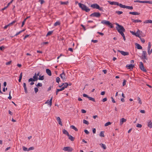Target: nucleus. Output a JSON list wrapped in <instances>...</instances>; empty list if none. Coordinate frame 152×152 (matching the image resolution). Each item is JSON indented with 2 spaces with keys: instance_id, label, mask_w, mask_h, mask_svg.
Returning a JSON list of instances; mask_svg holds the SVG:
<instances>
[{
  "instance_id": "f257e3e1",
  "label": "nucleus",
  "mask_w": 152,
  "mask_h": 152,
  "mask_svg": "<svg viewBox=\"0 0 152 152\" xmlns=\"http://www.w3.org/2000/svg\"><path fill=\"white\" fill-rule=\"evenodd\" d=\"M115 24L117 26L116 27V30L122 37L124 36V35L123 32L125 31V29L124 27L117 23H116Z\"/></svg>"
},
{
  "instance_id": "f03ea898",
  "label": "nucleus",
  "mask_w": 152,
  "mask_h": 152,
  "mask_svg": "<svg viewBox=\"0 0 152 152\" xmlns=\"http://www.w3.org/2000/svg\"><path fill=\"white\" fill-rule=\"evenodd\" d=\"M78 5L79 7L80 8L83 10L84 11L86 12H88L90 11V9L87 7L85 5L81 3H79Z\"/></svg>"
},
{
  "instance_id": "7ed1b4c3",
  "label": "nucleus",
  "mask_w": 152,
  "mask_h": 152,
  "mask_svg": "<svg viewBox=\"0 0 152 152\" xmlns=\"http://www.w3.org/2000/svg\"><path fill=\"white\" fill-rule=\"evenodd\" d=\"M101 23L109 26L110 27V28H113L114 27V26H113V25L109 21H107L105 20H103L101 21Z\"/></svg>"
},
{
  "instance_id": "20e7f679",
  "label": "nucleus",
  "mask_w": 152,
  "mask_h": 152,
  "mask_svg": "<svg viewBox=\"0 0 152 152\" xmlns=\"http://www.w3.org/2000/svg\"><path fill=\"white\" fill-rule=\"evenodd\" d=\"M101 16V14L99 12H94L90 15L91 17L99 18Z\"/></svg>"
},
{
  "instance_id": "39448f33",
  "label": "nucleus",
  "mask_w": 152,
  "mask_h": 152,
  "mask_svg": "<svg viewBox=\"0 0 152 152\" xmlns=\"http://www.w3.org/2000/svg\"><path fill=\"white\" fill-rule=\"evenodd\" d=\"M60 76L61 77V78L63 80L64 82L66 80V78L65 76V74L64 70L62 71V72L61 74H60Z\"/></svg>"
},
{
  "instance_id": "423d86ee",
  "label": "nucleus",
  "mask_w": 152,
  "mask_h": 152,
  "mask_svg": "<svg viewBox=\"0 0 152 152\" xmlns=\"http://www.w3.org/2000/svg\"><path fill=\"white\" fill-rule=\"evenodd\" d=\"M139 67L140 69L144 72H146V70L142 62H140Z\"/></svg>"
},
{
  "instance_id": "0eeeda50",
  "label": "nucleus",
  "mask_w": 152,
  "mask_h": 152,
  "mask_svg": "<svg viewBox=\"0 0 152 152\" xmlns=\"http://www.w3.org/2000/svg\"><path fill=\"white\" fill-rule=\"evenodd\" d=\"M63 150L65 151L71 152L72 151L73 149L71 147L68 146L64 147L63 148Z\"/></svg>"
},
{
  "instance_id": "6e6552de",
  "label": "nucleus",
  "mask_w": 152,
  "mask_h": 152,
  "mask_svg": "<svg viewBox=\"0 0 152 152\" xmlns=\"http://www.w3.org/2000/svg\"><path fill=\"white\" fill-rule=\"evenodd\" d=\"M109 2L110 3V4L111 5H114L119 6L121 8L122 4H119L118 2L115 1H109Z\"/></svg>"
},
{
  "instance_id": "1a4fd4ad",
  "label": "nucleus",
  "mask_w": 152,
  "mask_h": 152,
  "mask_svg": "<svg viewBox=\"0 0 152 152\" xmlns=\"http://www.w3.org/2000/svg\"><path fill=\"white\" fill-rule=\"evenodd\" d=\"M118 51L120 52L122 55L124 56L128 55H129V53L128 52H125L120 50H118Z\"/></svg>"
},
{
  "instance_id": "9d476101",
  "label": "nucleus",
  "mask_w": 152,
  "mask_h": 152,
  "mask_svg": "<svg viewBox=\"0 0 152 152\" xmlns=\"http://www.w3.org/2000/svg\"><path fill=\"white\" fill-rule=\"evenodd\" d=\"M121 8H126L129 10H132L133 9L132 6H129L122 4Z\"/></svg>"
},
{
  "instance_id": "9b49d317",
  "label": "nucleus",
  "mask_w": 152,
  "mask_h": 152,
  "mask_svg": "<svg viewBox=\"0 0 152 152\" xmlns=\"http://www.w3.org/2000/svg\"><path fill=\"white\" fill-rule=\"evenodd\" d=\"M99 5L97 4H91V7L93 8L97 9L99 8Z\"/></svg>"
},
{
  "instance_id": "f8f14e48",
  "label": "nucleus",
  "mask_w": 152,
  "mask_h": 152,
  "mask_svg": "<svg viewBox=\"0 0 152 152\" xmlns=\"http://www.w3.org/2000/svg\"><path fill=\"white\" fill-rule=\"evenodd\" d=\"M52 99H53V97H51V98L50 99V101H49V100H47L45 102V104L48 103V104L50 106V107H51V105H52Z\"/></svg>"
},
{
  "instance_id": "ddd939ff",
  "label": "nucleus",
  "mask_w": 152,
  "mask_h": 152,
  "mask_svg": "<svg viewBox=\"0 0 152 152\" xmlns=\"http://www.w3.org/2000/svg\"><path fill=\"white\" fill-rule=\"evenodd\" d=\"M147 56V52L145 51H143L142 52V55L141 56V58L142 59L143 58Z\"/></svg>"
},
{
  "instance_id": "4468645a",
  "label": "nucleus",
  "mask_w": 152,
  "mask_h": 152,
  "mask_svg": "<svg viewBox=\"0 0 152 152\" xmlns=\"http://www.w3.org/2000/svg\"><path fill=\"white\" fill-rule=\"evenodd\" d=\"M134 67V65L132 64H129V65H127L126 66V68L128 67V69H131L133 68V67Z\"/></svg>"
},
{
  "instance_id": "2eb2a0df",
  "label": "nucleus",
  "mask_w": 152,
  "mask_h": 152,
  "mask_svg": "<svg viewBox=\"0 0 152 152\" xmlns=\"http://www.w3.org/2000/svg\"><path fill=\"white\" fill-rule=\"evenodd\" d=\"M46 72L50 76L52 75L50 69H46Z\"/></svg>"
},
{
  "instance_id": "dca6fc26",
  "label": "nucleus",
  "mask_w": 152,
  "mask_h": 152,
  "mask_svg": "<svg viewBox=\"0 0 152 152\" xmlns=\"http://www.w3.org/2000/svg\"><path fill=\"white\" fill-rule=\"evenodd\" d=\"M23 87L24 88L25 92L26 94H27L28 92L26 86V83H23Z\"/></svg>"
},
{
  "instance_id": "f3484780",
  "label": "nucleus",
  "mask_w": 152,
  "mask_h": 152,
  "mask_svg": "<svg viewBox=\"0 0 152 152\" xmlns=\"http://www.w3.org/2000/svg\"><path fill=\"white\" fill-rule=\"evenodd\" d=\"M57 120L58 122V124L61 126H62V124L60 118L59 117H57Z\"/></svg>"
},
{
  "instance_id": "a211bd4d",
  "label": "nucleus",
  "mask_w": 152,
  "mask_h": 152,
  "mask_svg": "<svg viewBox=\"0 0 152 152\" xmlns=\"http://www.w3.org/2000/svg\"><path fill=\"white\" fill-rule=\"evenodd\" d=\"M129 14H132L134 15H139L140 14V13L138 12H129Z\"/></svg>"
},
{
  "instance_id": "6ab92c4d",
  "label": "nucleus",
  "mask_w": 152,
  "mask_h": 152,
  "mask_svg": "<svg viewBox=\"0 0 152 152\" xmlns=\"http://www.w3.org/2000/svg\"><path fill=\"white\" fill-rule=\"evenodd\" d=\"M135 46L137 47V48L138 49H142V47L139 44L136 43L135 44Z\"/></svg>"
},
{
  "instance_id": "aec40b11",
  "label": "nucleus",
  "mask_w": 152,
  "mask_h": 152,
  "mask_svg": "<svg viewBox=\"0 0 152 152\" xmlns=\"http://www.w3.org/2000/svg\"><path fill=\"white\" fill-rule=\"evenodd\" d=\"M132 21L134 23H138V22H141L142 21L140 20H134L132 18L131 19Z\"/></svg>"
},
{
  "instance_id": "412c9836",
  "label": "nucleus",
  "mask_w": 152,
  "mask_h": 152,
  "mask_svg": "<svg viewBox=\"0 0 152 152\" xmlns=\"http://www.w3.org/2000/svg\"><path fill=\"white\" fill-rule=\"evenodd\" d=\"M126 121V119H125L124 118H122L120 120V124L121 125H122L124 122H125Z\"/></svg>"
},
{
  "instance_id": "4be33fe9",
  "label": "nucleus",
  "mask_w": 152,
  "mask_h": 152,
  "mask_svg": "<svg viewBox=\"0 0 152 152\" xmlns=\"http://www.w3.org/2000/svg\"><path fill=\"white\" fill-rule=\"evenodd\" d=\"M68 137V138L71 141H73L74 140L75 138L73 137L72 136L69 134L67 135Z\"/></svg>"
},
{
  "instance_id": "5701e85b",
  "label": "nucleus",
  "mask_w": 152,
  "mask_h": 152,
  "mask_svg": "<svg viewBox=\"0 0 152 152\" xmlns=\"http://www.w3.org/2000/svg\"><path fill=\"white\" fill-rule=\"evenodd\" d=\"M30 17V16H28V17H27L25 19H24L23 21L22 22V25H21V27H22L23 26V25L25 24V23L26 21V20L27 19H28V18H29Z\"/></svg>"
},
{
  "instance_id": "b1692460",
  "label": "nucleus",
  "mask_w": 152,
  "mask_h": 152,
  "mask_svg": "<svg viewBox=\"0 0 152 152\" xmlns=\"http://www.w3.org/2000/svg\"><path fill=\"white\" fill-rule=\"evenodd\" d=\"M143 23H152V20H145Z\"/></svg>"
},
{
  "instance_id": "393cba45",
  "label": "nucleus",
  "mask_w": 152,
  "mask_h": 152,
  "mask_svg": "<svg viewBox=\"0 0 152 152\" xmlns=\"http://www.w3.org/2000/svg\"><path fill=\"white\" fill-rule=\"evenodd\" d=\"M68 86V84H67L66 85V86L65 87H62L61 89L59 90H58L57 91H62L65 88H66Z\"/></svg>"
},
{
  "instance_id": "a878e982",
  "label": "nucleus",
  "mask_w": 152,
  "mask_h": 152,
  "mask_svg": "<svg viewBox=\"0 0 152 152\" xmlns=\"http://www.w3.org/2000/svg\"><path fill=\"white\" fill-rule=\"evenodd\" d=\"M63 134L67 135H69V133L65 129H64L63 130Z\"/></svg>"
},
{
  "instance_id": "bb28decb",
  "label": "nucleus",
  "mask_w": 152,
  "mask_h": 152,
  "mask_svg": "<svg viewBox=\"0 0 152 152\" xmlns=\"http://www.w3.org/2000/svg\"><path fill=\"white\" fill-rule=\"evenodd\" d=\"M104 131H101L99 134V136L101 137H104Z\"/></svg>"
},
{
  "instance_id": "cd10ccee",
  "label": "nucleus",
  "mask_w": 152,
  "mask_h": 152,
  "mask_svg": "<svg viewBox=\"0 0 152 152\" xmlns=\"http://www.w3.org/2000/svg\"><path fill=\"white\" fill-rule=\"evenodd\" d=\"M70 127L76 131H77L78 130V129L74 126L71 125L70 126Z\"/></svg>"
},
{
  "instance_id": "c85d7f7f",
  "label": "nucleus",
  "mask_w": 152,
  "mask_h": 152,
  "mask_svg": "<svg viewBox=\"0 0 152 152\" xmlns=\"http://www.w3.org/2000/svg\"><path fill=\"white\" fill-rule=\"evenodd\" d=\"M22 77V72H21L19 76V79L18 80L19 82H20L21 81Z\"/></svg>"
},
{
  "instance_id": "c756f323",
  "label": "nucleus",
  "mask_w": 152,
  "mask_h": 152,
  "mask_svg": "<svg viewBox=\"0 0 152 152\" xmlns=\"http://www.w3.org/2000/svg\"><path fill=\"white\" fill-rule=\"evenodd\" d=\"M100 145L101 147L102 148L104 149H106V146L103 143H101Z\"/></svg>"
},
{
  "instance_id": "7c9ffc66",
  "label": "nucleus",
  "mask_w": 152,
  "mask_h": 152,
  "mask_svg": "<svg viewBox=\"0 0 152 152\" xmlns=\"http://www.w3.org/2000/svg\"><path fill=\"white\" fill-rule=\"evenodd\" d=\"M88 98L89 99V100H91V101H93L94 102H95L96 101H95V100L94 99V98H92V97H90V96H88Z\"/></svg>"
},
{
  "instance_id": "2f4dec72",
  "label": "nucleus",
  "mask_w": 152,
  "mask_h": 152,
  "mask_svg": "<svg viewBox=\"0 0 152 152\" xmlns=\"http://www.w3.org/2000/svg\"><path fill=\"white\" fill-rule=\"evenodd\" d=\"M148 126L150 128H152V122L151 121L148 122Z\"/></svg>"
},
{
  "instance_id": "473e14b6",
  "label": "nucleus",
  "mask_w": 152,
  "mask_h": 152,
  "mask_svg": "<svg viewBox=\"0 0 152 152\" xmlns=\"http://www.w3.org/2000/svg\"><path fill=\"white\" fill-rule=\"evenodd\" d=\"M44 76L42 75V76H41V75L39 76V78H38V79L40 80H43L44 79Z\"/></svg>"
},
{
  "instance_id": "72a5a7b5",
  "label": "nucleus",
  "mask_w": 152,
  "mask_h": 152,
  "mask_svg": "<svg viewBox=\"0 0 152 152\" xmlns=\"http://www.w3.org/2000/svg\"><path fill=\"white\" fill-rule=\"evenodd\" d=\"M60 3L61 4V5H65L67 4L68 3V1L66 2H63L62 1H61Z\"/></svg>"
},
{
  "instance_id": "f704fd0d",
  "label": "nucleus",
  "mask_w": 152,
  "mask_h": 152,
  "mask_svg": "<svg viewBox=\"0 0 152 152\" xmlns=\"http://www.w3.org/2000/svg\"><path fill=\"white\" fill-rule=\"evenodd\" d=\"M83 122L84 124H85L87 125H88L89 124V122L88 121H87L85 119H84L83 120Z\"/></svg>"
},
{
  "instance_id": "c9c22d12",
  "label": "nucleus",
  "mask_w": 152,
  "mask_h": 152,
  "mask_svg": "<svg viewBox=\"0 0 152 152\" xmlns=\"http://www.w3.org/2000/svg\"><path fill=\"white\" fill-rule=\"evenodd\" d=\"M60 24V22L59 21H57L56 23H55L54 24V26H56L58 25H59Z\"/></svg>"
},
{
  "instance_id": "e433bc0d",
  "label": "nucleus",
  "mask_w": 152,
  "mask_h": 152,
  "mask_svg": "<svg viewBox=\"0 0 152 152\" xmlns=\"http://www.w3.org/2000/svg\"><path fill=\"white\" fill-rule=\"evenodd\" d=\"M151 44L150 42H149L148 44V50H149L151 48Z\"/></svg>"
},
{
  "instance_id": "4c0bfd02",
  "label": "nucleus",
  "mask_w": 152,
  "mask_h": 152,
  "mask_svg": "<svg viewBox=\"0 0 152 152\" xmlns=\"http://www.w3.org/2000/svg\"><path fill=\"white\" fill-rule=\"evenodd\" d=\"M137 100L139 101V103L140 104H142V102L141 101V99H140V98L139 97H138L137 98Z\"/></svg>"
},
{
  "instance_id": "58836bf2",
  "label": "nucleus",
  "mask_w": 152,
  "mask_h": 152,
  "mask_svg": "<svg viewBox=\"0 0 152 152\" xmlns=\"http://www.w3.org/2000/svg\"><path fill=\"white\" fill-rule=\"evenodd\" d=\"M111 122H108L104 124V126H108L109 125H111Z\"/></svg>"
},
{
  "instance_id": "ea45409f",
  "label": "nucleus",
  "mask_w": 152,
  "mask_h": 152,
  "mask_svg": "<svg viewBox=\"0 0 152 152\" xmlns=\"http://www.w3.org/2000/svg\"><path fill=\"white\" fill-rule=\"evenodd\" d=\"M33 78L34 80L35 81H37L38 79V77L37 76H34L33 77Z\"/></svg>"
},
{
  "instance_id": "a19ab883",
  "label": "nucleus",
  "mask_w": 152,
  "mask_h": 152,
  "mask_svg": "<svg viewBox=\"0 0 152 152\" xmlns=\"http://www.w3.org/2000/svg\"><path fill=\"white\" fill-rule=\"evenodd\" d=\"M53 31H49L48 32L46 35V36H48L50 35L51 34H52V33H53Z\"/></svg>"
},
{
  "instance_id": "79ce46f5",
  "label": "nucleus",
  "mask_w": 152,
  "mask_h": 152,
  "mask_svg": "<svg viewBox=\"0 0 152 152\" xmlns=\"http://www.w3.org/2000/svg\"><path fill=\"white\" fill-rule=\"evenodd\" d=\"M28 82L35 81L33 78H30L28 80Z\"/></svg>"
},
{
  "instance_id": "37998d69",
  "label": "nucleus",
  "mask_w": 152,
  "mask_h": 152,
  "mask_svg": "<svg viewBox=\"0 0 152 152\" xmlns=\"http://www.w3.org/2000/svg\"><path fill=\"white\" fill-rule=\"evenodd\" d=\"M116 13L118 14V15H121L123 13V12L122 11H117L115 12Z\"/></svg>"
},
{
  "instance_id": "c03bdc74",
  "label": "nucleus",
  "mask_w": 152,
  "mask_h": 152,
  "mask_svg": "<svg viewBox=\"0 0 152 152\" xmlns=\"http://www.w3.org/2000/svg\"><path fill=\"white\" fill-rule=\"evenodd\" d=\"M56 82L58 83H59L60 81V78L59 77H57L56 78Z\"/></svg>"
},
{
  "instance_id": "a18cd8bd",
  "label": "nucleus",
  "mask_w": 152,
  "mask_h": 152,
  "mask_svg": "<svg viewBox=\"0 0 152 152\" xmlns=\"http://www.w3.org/2000/svg\"><path fill=\"white\" fill-rule=\"evenodd\" d=\"M134 35L136 37H138L139 38H140V37H141L139 33H137V32L135 33V34H134Z\"/></svg>"
},
{
  "instance_id": "49530a36",
  "label": "nucleus",
  "mask_w": 152,
  "mask_h": 152,
  "mask_svg": "<svg viewBox=\"0 0 152 152\" xmlns=\"http://www.w3.org/2000/svg\"><path fill=\"white\" fill-rule=\"evenodd\" d=\"M34 149V147H30L28 149V151L31 150H33Z\"/></svg>"
},
{
  "instance_id": "de8ad7c7",
  "label": "nucleus",
  "mask_w": 152,
  "mask_h": 152,
  "mask_svg": "<svg viewBox=\"0 0 152 152\" xmlns=\"http://www.w3.org/2000/svg\"><path fill=\"white\" fill-rule=\"evenodd\" d=\"M151 1H144V3H149L151 4Z\"/></svg>"
},
{
  "instance_id": "09e8293b",
  "label": "nucleus",
  "mask_w": 152,
  "mask_h": 152,
  "mask_svg": "<svg viewBox=\"0 0 152 152\" xmlns=\"http://www.w3.org/2000/svg\"><path fill=\"white\" fill-rule=\"evenodd\" d=\"M42 84L41 83H38L36 86L37 87H41L42 86Z\"/></svg>"
},
{
  "instance_id": "8fccbe9b",
  "label": "nucleus",
  "mask_w": 152,
  "mask_h": 152,
  "mask_svg": "<svg viewBox=\"0 0 152 152\" xmlns=\"http://www.w3.org/2000/svg\"><path fill=\"white\" fill-rule=\"evenodd\" d=\"M23 150L24 151H28L27 148L25 146L23 147Z\"/></svg>"
},
{
  "instance_id": "3c124183",
  "label": "nucleus",
  "mask_w": 152,
  "mask_h": 152,
  "mask_svg": "<svg viewBox=\"0 0 152 152\" xmlns=\"http://www.w3.org/2000/svg\"><path fill=\"white\" fill-rule=\"evenodd\" d=\"M139 38H140V39L142 42L143 43L145 42V40L144 39L141 38V37H140Z\"/></svg>"
},
{
  "instance_id": "603ef678",
  "label": "nucleus",
  "mask_w": 152,
  "mask_h": 152,
  "mask_svg": "<svg viewBox=\"0 0 152 152\" xmlns=\"http://www.w3.org/2000/svg\"><path fill=\"white\" fill-rule=\"evenodd\" d=\"M136 126L137 127H138V128H141L142 127V125L141 124H138L137 126Z\"/></svg>"
},
{
  "instance_id": "864d4df0",
  "label": "nucleus",
  "mask_w": 152,
  "mask_h": 152,
  "mask_svg": "<svg viewBox=\"0 0 152 152\" xmlns=\"http://www.w3.org/2000/svg\"><path fill=\"white\" fill-rule=\"evenodd\" d=\"M84 132L87 134H89V132L86 129H85L84 130Z\"/></svg>"
},
{
  "instance_id": "5fc2aeb1",
  "label": "nucleus",
  "mask_w": 152,
  "mask_h": 152,
  "mask_svg": "<svg viewBox=\"0 0 152 152\" xmlns=\"http://www.w3.org/2000/svg\"><path fill=\"white\" fill-rule=\"evenodd\" d=\"M107 100V98L105 97V98H103L102 99V102H106Z\"/></svg>"
},
{
  "instance_id": "6e6d98bb",
  "label": "nucleus",
  "mask_w": 152,
  "mask_h": 152,
  "mask_svg": "<svg viewBox=\"0 0 152 152\" xmlns=\"http://www.w3.org/2000/svg\"><path fill=\"white\" fill-rule=\"evenodd\" d=\"M34 90L35 93H37L38 91V89L37 87H35L34 88Z\"/></svg>"
},
{
  "instance_id": "4d7b16f0",
  "label": "nucleus",
  "mask_w": 152,
  "mask_h": 152,
  "mask_svg": "<svg viewBox=\"0 0 152 152\" xmlns=\"http://www.w3.org/2000/svg\"><path fill=\"white\" fill-rule=\"evenodd\" d=\"M98 9L102 12L104 11L103 9V8L102 7H100L99 6V8H98Z\"/></svg>"
},
{
  "instance_id": "13d9d810",
  "label": "nucleus",
  "mask_w": 152,
  "mask_h": 152,
  "mask_svg": "<svg viewBox=\"0 0 152 152\" xmlns=\"http://www.w3.org/2000/svg\"><path fill=\"white\" fill-rule=\"evenodd\" d=\"M152 48L151 49V50H148V54L149 55H150L152 53Z\"/></svg>"
},
{
  "instance_id": "bf43d9fd",
  "label": "nucleus",
  "mask_w": 152,
  "mask_h": 152,
  "mask_svg": "<svg viewBox=\"0 0 152 152\" xmlns=\"http://www.w3.org/2000/svg\"><path fill=\"white\" fill-rule=\"evenodd\" d=\"M126 80H124L123 81V86H124L126 85Z\"/></svg>"
},
{
  "instance_id": "052dcab7",
  "label": "nucleus",
  "mask_w": 152,
  "mask_h": 152,
  "mask_svg": "<svg viewBox=\"0 0 152 152\" xmlns=\"http://www.w3.org/2000/svg\"><path fill=\"white\" fill-rule=\"evenodd\" d=\"M5 48L3 46H1L0 47V50H2V51H3V50H4V49Z\"/></svg>"
},
{
  "instance_id": "680f3d73",
  "label": "nucleus",
  "mask_w": 152,
  "mask_h": 152,
  "mask_svg": "<svg viewBox=\"0 0 152 152\" xmlns=\"http://www.w3.org/2000/svg\"><path fill=\"white\" fill-rule=\"evenodd\" d=\"M14 0H12L7 5L9 6L11 4H12Z\"/></svg>"
},
{
  "instance_id": "e2e57ef3",
  "label": "nucleus",
  "mask_w": 152,
  "mask_h": 152,
  "mask_svg": "<svg viewBox=\"0 0 152 152\" xmlns=\"http://www.w3.org/2000/svg\"><path fill=\"white\" fill-rule=\"evenodd\" d=\"M83 97H86L87 98H88V96H89L88 95H87L86 94H83Z\"/></svg>"
},
{
  "instance_id": "0e129e2a",
  "label": "nucleus",
  "mask_w": 152,
  "mask_h": 152,
  "mask_svg": "<svg viewBox=\"0 0 152 152\" xmlns=\"http://www.w3.org/2000/svg\"><path fill=\"white\" fill-rule=\"evenodd\" d=\"M39 2H40L41 4H42L45 2V1L43 0H39Z\"/></svg>"
},
{
  "instance_id": "69168bd1",
  "label": "nucleus",
  "mask_w": 152,
  "mask_h": 152,
  "mask_svg": "<svg viewBox=\"0 0 152 152\" xmlns=\"http://www.w3.org/2000/svg\"><path fill=\"white\" fill-rule=\"evenodd\" d=\"M9 6H8L7 5L6 7H4V8H2L1 10V11H3L4 10L6 9Z\"/></svg>"
},
{
  "instance_id": "338daca9",
  "label": "nucleus",
  "mask_w": 152,
  "mask_h": 152,
  "mask_svg": "<svg viewBox=\"0 0 152 152\" xmlns=\"http://www.w3.org/2000/svg\"><path fill=\"white\" fill-rule=\"evenodd\" d=\"M11 62H12V61H10L6 63V65H10V64L11 63Z\"/></svg>"
},
{
  "instance_id": "774afa93",
  "label": "nucleus",
  "mask_w": 152,
  "mask_h": 152,
  "mask_svg": "<svg viewBox=\"0 0 152 152\" xmlns=\"http://www.w3.org/2000/svg\"><path fill=\"white\" fill-rule=\"evenodd\" d=\"M81 111V112L83 113H86V111L84 109H82Z\"/></svg>"
}]
</instances>
